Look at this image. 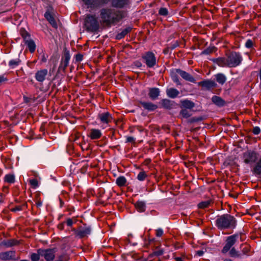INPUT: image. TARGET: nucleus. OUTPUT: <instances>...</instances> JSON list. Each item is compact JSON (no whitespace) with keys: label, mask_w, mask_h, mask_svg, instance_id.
Wrapping results in <instances>:
<instances>
[{"label":"nucleus","mask_w":261,"mask_h":261,"mask_svg":"<svg viewBox=\"0 0 261 261\" xmlns=\"http://www.w3.org/2000/svg\"><path fill=\"white\" fill-rule=\"evenodd\" d=\"M100 16L103 23L111 24L120 21L124 17V13L114 9L103 8L100 10Z\"/></svg>","instance_id":"obj_1"},{"label":"nucleus","mask_w":261,"mask_h":261,"mask_svg":"<svg viewBox=\"0 0 261 261\" xmlns=\"http://www.w3.org/2000/svg\"><path fill=\"white\" fill-rule=\"evenodd\" d=\"M216 225L220 230L234 229L237 225V220L230 214H224L217 217Z\"/></svg>","instance_id":"obj_2"},{"label":"nucleus","mask_w":261,"mask_h":261,"mask_svg":"<svg viewBox=\"0 0 261 261\" xmlns=\"http://www.w3.org/2000/svg\"><path fill=\"white\" fill-rule=\"evenodd\" d=\"M85 27L86 30L95 32L99 28V23L95 15H87L85 20Z\"/></svg>","instance_id":"obj_3"},{"label":"nucleus","mask_w":261,"mask_h":261,"mask_svg":"<svg viewBox=\"0 0 261 261\" xmlns=\"http://www.w3.org/2000/svg\"><path fill=\"white\" fill-rule=\"evenodd\" d=\"M229 68H234L239 66L242 61L243 57L239 52L232 51L226 56Z\"/></svg>","instance_id":"obj_4"},{"label":"nucleus","mask_w":261,"mask_h":261,"mask_svg":"<svg viewBox=\"0 0 261 261\" xmlns=\"http://www.w3.org/2000/svg\"><path fill=\"white\" fill-rule=\"evenodd\" d=\"M142 59L148 68H153L157 63L155 54L151 51L144 53L142 56Z\"/></svg>","instance_id":"obj_5"},{"label":"nucleus","mask_w":261,"mask_h":261,"mask_svg":"<svg viewBox=\"0 0 261 261\" xmlns=\"http://www.w3.org/2000/svg\"><path fill=\"white\" fill-rule=\"evenodd\" d=\"M242 158L245 164L252 165L256 162L257 159V153L255 151L248 150L243 152Z\"/></svg>","instance_id":"obj_6"},{"label":"nucleus","mask_w":261,"mask_h":261,"mask_svg":"<svg viewBox=\"0 0 261 261\" xmlns=\"http://www.w3.org/2000/svg\"><path fill=\"white\" fill-rule=\"evenodd\" d=\"M238 238V234H234L228 237L226 240V244L222 250V252L225 254L227 253L228 251H230V250L232 248V246L237 242V240Z\"/></svg>","instance_id":"obj_7"},{"label":"nucleus","mask_w":261,"mask_h":261,"mask_svg":"<svg viewBox=\"0 0 261 261\" xmlns=\"http://www.w3.org/2000/svg\"><path fill=\"white\" fill-rule=\"evenodd\" d=\"M38 252L41 256L44 257L46 261H53L55 257V250L54 249H39Z\"/></svg>","instance_id":"obj_8"},{"label":"nucleus","mask_w":261,"mask_h":261,"mask_svg":"<svg viewBox=\"0 0 261 261\" xmlns=\"http://www.w3.org/2000/svg\"><path fill=\"white\" fill-rule=\"evenodd\" d=\"M70 59L69 51H67L64 53L61 58V61L58 68V71L65 72L66 67L68 66Z\"/></svg>","instance_id":"obj_9"},{"label":"nucleus","mask_w":261,"mask_h":261,"mask_svg":"<svg viewBox=\"0 0 261 261\" xmlns=\"http://www.w3.org/2000/svg\"><path fill=\"white\" fill-rule=\"evenodd\" d=\"M198 85L202 87L204 90H211L217 86L216 83L211 80H205L198 83Z\"/></svg>","instance_id":"obj_10"},{"label":"nucleus","mask_w":261,"mask_h":261,"mask_svg":"<svg viewBox=\"0 0 261 261\" xmlns=\"http://www.w3.org/2000/svg\"><path fill=\"white\" fill-rule=\"evenodd\" d=\"M97 118L101 123L103 124H108L111 122L113 119L111 114L108 112L99 113Z\"/></svg>","instance_id":"obj_11"},{"label":"nucleus","mask_w":261,"mask_h":261,"mask_svg":"<svg viewBox=\"0 0 261 261\" xmlns=\"http://www.w3.org/2000/svg\"><path fill=\"white\" fill-rule=\"evenodd\" d=\"M48 72L47 69H42L38 70L35 75L36 80L40 83H43L45 80Z\"/></svg>","instance_id":"obj_12"},{"label":"nucleus","mask_w":261,"mask_h":261,"mask_svg":"<svg viewBox=\"0 0 261 261\" xmlns=\"http://www.w3.org/2000/svg\"><path fill=\"white\" fill-rule=\"evenodd\" d=\"M91 231V228L85 224L83 226L79 227V231H77V237L80 238H83L90 234Z\"/></svg>","instance_id":"obj_13"},{"label":"nucleus","mask_w":261,"mask_h":261,"mask_svg":"<svg viewBox=\"0 0 261 261\" xmlns=\"http://www.w3.org/2000/svg\"><path fill=\"white\" fill-rule=\"evenodd\" d=\"M130 4V0H111L112 6L116 8H124Z\"/></svg>","instance_id":"obj_14"},{"label":"nucleus","mask_w":261,"mask_h":261,"mask_svg":"<svg viewBox=\"0 0 261 261\" xmlns=\"http://www.w3.org/2000/svg\"><path fill=\"white\" fill-rule=\"evenodd\" d=\"M210 60L214 64H217L221 67H228L227 60L226 57H218L217 58H212Z\"/></svg>","instance_id":"obj_15"},{"label":"nucleus","mask_w":261,"mask_h":261,"mask_svg":"<svg viewBox=\"0 0 261 261\" xmlns=\"http://www.w3.org/2000/svg\"><path fill=\"white\" fill-rule=\"evenodd\" d=\"M176 72L179 74L181 77L185 80L190 82L191 83H196L195 79L188 72L182 70L180 69H175Z\"/></svg>","instance_id":"obj_16"},{"label":"nucleus","mask_w":261,"mask_h":261,"mask_svg":"<svg viewBox=\"0 0 261 261\" xmlns=\"http://www.w3.org/2000/svg\"><path fill=\"white\" fill-rule=\"evenodd\" d=\"M87 136L91 140H97L102 136V133L99 129L92 128L89 130Z\"/></svg>","instance_id":"obj_17"},{"label":"nucleus","mask_w":261,"mask_h":261,"mask_svg":"<svg viewBox=\"0 0 261 261\" xmlns=\"http://www.w3.org/2000/svg\"><path fill=\"white\" fill-rule=\"evenodd\" d=\"M44 17L53 28L56 29L58 28V24L54 15L49 10H47L45 13Z\"/></svg>","instance_id":"obj_18"},{"label":"nucleus","mask_w":261,"mask_h":261,"mask_svg":"<svg viewBox=\"0 0 261 261\" xmlns=\"http://www.w3.org/2000/svg\"><path fill=\"white\" fill-rule=\"evenodd\" d=\"M161 105L162 108L167 110L173 109L176 106L174 101L168 99H163L161 101Z\"/></svg>","instance_id":"obj_19"},{"label":"nucleus","mask_w":261,"mask_h":261,"mask_svg":"<svg viewBox=\"0 0 261 261\" xmlns=\"http://www.w3.org/2000/svg\"><path fill=\"white\" fill-rule=\"evenodd\" d=\"M0 258L3 260L15 259V252L13 251H9L3 252L0 254Z\"/></svg>","instance_id":"obj_20"},{"label":"nucleus","mask_w":261,"mask_h":261,"mask_svg":"<svg viewBox=\"0 0 261 261\" xmlns=\"http://www.w3.org/2000/svg\"><path fill=\"white\" fill-rule=\"evenodd\" d=\"M140 105L148 111H153L158 108V106L151 102L140 101Z\"/></svg>","instance_id":"obj_21"},{"label":"nucleus","mask_w":261,"mask_h":261,"mask_svg":"<svg viewBox=\"0 0 261 261\" xmlns=\"http://www.w3.org/2000/svg\"><path fill=\"white\" fill-rule=\"evenodd\" d=\"M160 90L158 88H150L149 89L148 96L152 100L156 99L160 95Z\"/></svg>","instance_id":"obj_22"},{"label":"nucleus","mask_w":261,"mask_h":261,"mask_svg":"<svg viewBox=\"0 0 261 261\" xmlns=\"http://www.w3.org/2000/svg\"><path fill=\"white\" fill-rule=\"evenodd\" d=\"M181 108L191 110L194 106L195 103L188 99H185L180 101Z\"/></svg>","instance_id":"obj_23"},{"label":"nucleus","mask_w":261,"mask_h":261,"mask_svg":"<svg viewBox=\"0 0 261 261\" xmlns=\"http://www.w3.org/2000/svg\"><path fill=\"white\" fill-rule=\"evenodd\" d=\"M212 102L218 107H221L225 105V101L221 97L215 95L212 98Z\"/></svg>","instance_id":"obj_24"},{"label":"nucleus","mask_w":261,"mask_h":261,"mask_svg":"<svg viewBox=\"0 0 261 261\" xmlns=\"http://www.w3.org/2000/svg\"><path fill=\"white\" fill-rule=\"evenodd\" d=\"M166 94L169 97L175 98L178 95L179 92L175 88H171L166 90Z\"/></svg>","instance_id":"obj_25"},{"label":"nucleus","mask_w":261,"mask_h":261,"mask_svg":"<svg viewBox=\"0 0 261 261\" xmlns=\"http://www.w3.org/2000/svg\"><path fill=\"white\" fill-rule=\"evenodd\" d=\"M132 30L131 27H127L119 33H118L116 36V39L117 40H120L123 38L128 33H129Z\"/></svg>","instance_id":"obj_26"},{"label":"nucleus","mask_w":261,"mask_h":261,"mask_svg":"<svg viewBox=\"0 0 261 261\" xmlns=\"http://www.w3.org/2000/svg\"><path fill=\"white\" fill-rule=\"evenodd\" d=\"M215 76L217 82L219 84L223 85L226 81V77L223 73H217Z\"/></svg>","instance_id":"obj_27"},{"label":"nucleus","mask_w":261,"mask_h":261,"mask_svg":"<svg viewBox=\"0 0 261 261\" xmlns=\"http://www.w3.org/2000/svg\"><path fill=\"white\" fill-rule=\"evenodd\" d=\"M24 43L27 45L30 53H33L35 51L36 46L33 40L30 39L26 40V41L24 42Z\"/></svg>","instance_id":"obj_28"},{"label":"nucleus","mask_w":261,"mask_h":261,"mask_svg":"<svg viewBox=\"0 0 261 261\" xmlns=\"http://www.w3.org/2000/svg\"><path fill=\"white\" fill-rule=\"evenodd\" d=\"M135 206L137 211L140 213L144 212L146 210L145 203L143 201L136 202V203L135 204Z\"/></svg>","instance_id":"obj_29"},{"label":"nucleus","mask_w":261,"mask_h":261,"mask_svg":"<svg viewBox=\"0 0 261 261\" xmlns=\"http://www.w3.org/2000/svg\"><path fill=\"white\" fill-rule=\"evenodd\" d=\"M21 62L19 58L12 59L9 62L8 65L10 68L13 69L19 66Z\"/></svg>","instance_id":"obj_30"},{"label":"nucleus","mask_w":261,"mask_h":261,"mask_svg":"<svg viewBox=\"0 0 261 261\" xmlns=\"http://www.w3.org/2000/svg\"><path fill=\"white\" fill-rule=\"evenodd\" d=\"M4 181L5 182L10 184L14 183L15 181L14 175L13 174H6L4 178Z\"/></svg>","instance_id":"obj_31"},{"label":"nucleus","mask_w":261,"mask_h":261,"mask_svg":"<svg viewBox=\"0 0 261 261\" xmlns=\"http://www.w3.org/2000/svg\"><path fill=\"white\" fill-rule=\"evenodd\" d=\"M126 182V179L123 176H119L116 180V184L119 187L125 186Z\"/></svg>","instance_id":"obj_32"},{"label":"nucleus","mask_w":261,"mask_h":261,"mask_svg":"<svg viewBox=\"0 0 261 261\" xmlns=\"http://www.w3.org/2000/svg\"><path fill=\"white\" fill-rule=\"evenodd\" d=\"M217 50V48L216 47L214 46H209L206 48L204 50H203L201 54V55H210L212 54L213 53H215Z\"/></svg>","instance_id":"obj_33"},{"label":"nucleus","mask_w":261,"mask_h":261,"mask_svg":"<svg viewBox=\"0 0 261 261\" xmlns=\"http://www.w3.org/2000/svg\"><path fill=\"white\" fill-rule=\"evenodd\" d=\"M240 248L244 255H249L250 247L248 244H242L241 245Z\"/></svg>","instance_id":"obj_34"},{"label":"nucleus","mask_w":261,"mask_h":261,"mask_svg":"<svg viewBox=\"0 0 261 261\" xmlns=\"http://www.w3.org/2000/svg\"><path fill=\"white\" fill-rule=\"evenodd\" d=\"M179 115L183 118H188L192 115L191 111L188 109L182 108L179 113Z\"/></svg>","instance_id":"obj_35"},{"label":"nucleus","mask_w":261,"mask_h":261,"mask_svg":"<svg viewBox=\"0 0 261 261\" xmlns=\"http://www.w3.org/2000/svg\"><path fill=\"white\" fill-rule=\"evenodd\" d=\"M229 255L232 257H238L241 258L242 257V254L239 253L234 247H232L229 251Z\"/></svg>","instance_id":"obj_36"},{"label":"nucleus","mask_w":261,"mask_h":261,"mask_svg":"<svg viewBox=\"0 0 261 261\" xmlns=\"http://www.w3.org/2000/svg\"><path fill=\"white\" fill-rule=\"evenodd\" d=\"M177 73L176 72L175 69L171 71V76L173 81L177 85H180L181 83L179 81Z\"/></svg>","instance_id":"obj_37"},{"label":"nucleus","mask_w":261,"mask_h":261,"mask_svg":"<svg viewBox=\"0 0 261 261\" xmlns=\"http://www.w3.org/2000/svg\"><path fill=\"white\" fill-rule=\"evenodd\" d=\"M147 176L148 175L147 173L143 170H141V171L138 173L137 176V179L140 181H143L145 180Z\"/></svg>","instance_id":"obj_38"},{"label":"nucleus","mask_w":261,"mask_h":261,"mask_svg":"<svg viewBox=\"0 0 261 261\" xmlns=\"http://www.w3.org/2000/svg\"><path fill=\"white\" fill-rule=\"evenodd\" d=\"M85 4L91 6L97 7L100 5L99 0H83Z\"/></svg>","instance_id":"obj_39"},{"label":"nucleus","mask_w":261,"mask_h":261,"mask_svg":"<svg viewBox=\"0 0 261 261\" xmlns=\"http://www.w3.org/2000/svg\"><path fill=\"white\" fill-rule=\"evenodd\" d=\"M65 224L69 227H71L73 224H75L77 222V219L76 217H72L71 218H67L66 221H64Z\"/></svg>","instance_id":"obj_40"},{"label":"nucleus","mask_w":261,"mask_h":261,"mask_svg":"<svg viewBox=\"0 0 261 261\" xmlns=\"http://www.w3.org/2000/svg\"><path fill=\"white\" fill-rule=\"evenodd\" d=\"M26 206H27V204L26 203H23V204H21V205H16L14 207L12 208L11 209V211L12 212H17V211H20L23 210V207H25Z\"/></svg>","instance_id":"obj_41"},{"label":"nucleus","mask_w":261,"mask_h":261,"mask_svg":"<svg viewBox=\"0 0 261 261\" xmlns=\"http://www.w3.org/2000/svg\"><path fill=\"white\" fill-rule=\"evenodd\" d=\"M211 203V201L209 200L205 201H202L200 203H199L198 205V207L200 208H204L206 207H208Z\"/></svg>","instance_id":"obj_42"},{"label":"nucleus","mask_w":261,"mask_h":261,"mask_svg":"<svg viewBox=\"0 0 261 261\" xmlns=\"http://www.w3.org/2000/svg\"><path fill=\"white\" fill-rule=\"evenodd\" d=\"M254 44V42L251 39H247L245 46L247 48H251L253 47Z\"/></svg>","instance_id":"obj_43"},{"label":"nucleus","mask_w":261,"mask_h":261,"mask_svg":"<svg viewBox=\"0 0 261 261\" xmlns=\"http://www.w3.org/2000/svg\"><path fill=\"white\" fill-rule=\"evenodd\" d=\"M17 244H18V241L15 240H9L6 243V245L8 247H12Z\"/></svg>","instance_id":"obj_44"},{"label":"nucleus","mask_w":261,"mask_h":261,"mask_svg":"<svg viewBox=\"0 0 261 261\" xmlns=\"http://www.w3.org/2000/svg\"><path fill=\"white\" fill-rule=\"evenodd\" d=\"M159 14L160 15L166 16L168 14V11L167 9L165 8H161L159 11Z\"/></svg>","instance_id":"obj_45"},{"label":"nucleus","mask_w":261,"mask_h":261,"mask_svg":"<svg viewBox=\"0 0 261 261\" xmlns=\"http://www.w3.org/2000/svg\"><path fill=\"white\" fill-rule=\"evenodd\" d=\"M20 33L21 36L23 38L24 42L26 41V40H28V38H29L30 36L29 33L26 31H25L24 30H21Z\"/></svg>","instance_id":"obj_46"},{"label":"nucleus","mask_w":261,"mask_h":261,"mask_svg":"<svg viewBox=\"0 0 261 261\" xmlns=\"http://www.w3.org/2000/svg\"><path fill=\"white\" fill-rule=\"evenodd\" d=\"M40 255L38 252V253H32L31 255V259L32 261H39L40 258Z\"/></svg>","instance_id":"obj_47"},{"label":"nucleus","mask_w":261,"mask_h":261,"mask_svg":"<svg viewBox=\"0 0 261 261\" xmlns=\"http://www.w3.org/2000/svg\"><path fill=\"white\" fill-rule=\"evenodd\" d=\"M260 132H261V129L259 128V127H258V126L254 127L252 129V133L255 135H258L259 134H260Z\"/></svg>","instance_id":"obj_48"},{"label":"nucleus","mask_w":261,"mask_h":261,"mask_svg":"<svg viewBox=\"0 0 261 261\" xmlns=\"http://www.w3.org/2000/svg\"><path fill=\"white\" fill-rule=\"evenodd\" d=\"M30 184L34 188L37 187L38 185V181L36 179H31L30 180Z\"/></svg>","instance_id":"obj_49"},{"label":"nucleus","mask_w":261,"mask_h":261,"mask_svg":"<svg viewBox=\"0 0 261 261\" xmlns=\"http://www.w3.org/2000/svg\"><path fill=\"white\" fill-rule=\"evenodd\" d=\"M163 234V230L162 228H158L156 230V236L158 237H161Z\"/></svg>","instance_id":"obj_50"},{"label":"nucleus","mask_w":261,"mask_h":261,"mask_svg":"<svg viewBox=\"0 0 261 261\" xmlns=\"http://www.w3.org/2000/svg\"><path fill=\"white\" fill-rule=\"evenodd\" d=\"M75 61L76 62H81L83 58V56L82 54H78L75 55Z\"/></svg>","instance_id":"obj_51"},{"label":"nucleus","mask_w":261,"mask_h":261,"mask_svg":"<svg viewBox=\"0 0 261 261\" xmlns=\"http://www.w3.org/2000/svg\"><path fill=\"white\" fill-rule=\"evenodd\" d=\"M7 81L8 79L5 76V75H3L0 76V85Z\"/></svg>","instance_id":"obj_52"},{"label":"nucleus","mask_w":261,"mask_h":261,"mask_svg":"<svg viewBox=\"0 0 261 261\" xmlns=\"http://www.w3.org/2000/svg\"><path fill=\"white\" fill-rule=\"evenodd\" d=\"M126 142L134 143L135 142V139L133 137H127Z\"/></svg>","instance_id":"obj_53"},{"label":"nucleus","mask_w":261,"mask_h":261,"mask_svg":"<svg viewBox=\"0 0 261 261\" xmlns=\"http://www.w3.org/2000/svg\"><path fill=\"white\" fill-rule=\"evenodd\" d=\"M2 191L5 194H7L9 192V187L7 186H3L2 188Z\"/></svg>","instance_id":"obj_54"},{"label":"nucleus","mask_w":261,"mask_h":261,"mask_svg":"<svg viewBox=\"0 0 261 261\" xmlns=\"http://www.w3.org/2000/svg\"><path fill=\"white\" fill-rule=\"evenodd\" d=\"M65 224V222L64 221L60 223L58 225V228L60 230H63L64 228Z\"/></svg>","instance_id":"obj_55"},{"label":"nucleus","mask_w":261,"mask_h":261,"mask_svg":"<svg viewBox=\"0 0 261 261\" xmlns=\"http://www.w3.org/2000/svg\"><path fill=\"white\" fill-rule=\"evenodd\" d=\"M47 61V59L45 56V55H43L41 57V62L43 63L46 62Z\"/></svg>","instance_id":"obj_56"},{"label":"nucleus","mask_w":261,"mask_h":261,"mask_svg":"<svg viewBox=\"0 0 261 261\" xmlns=\"http://www.w3.org/2000/svg\"><path fill=\"white\" fill-rule=\"evenodd\" d=\"M135 65L137 67H140L142 66V63L140 62H139V61H137L135 63Z\"/></svg>","instance_id":"obj_57"},{"label":"nucleus","mask_w":261,"mask_h":261,"mask_svg":"<svg viewBox=\"0 0 261 261\" xmlns=\"http://www.w3.org/2000/svg\"><path fill=\"white\" fill-rule=\"evenodd\" d=\"M100 5L107 4L109 0H99Z\"/></svg>","instance_id":"obj_58"},{"label":"nucleus","mask_w":261,"mask_h":261,"mask_svg":"<svg viewBox=\"0 0 261 261\" xmlns=\"http://www.w3.org/2000/svg\"><path fill=\"white\" fill-rule=\"evenodd\" d=\"M72 230L74 232L76 236H77V231H79V228L78 229L72 228Z\"/></svg>","instance_id":"obj_59"},{"label":"nucleus","mask_w":261,"mask_h":261,"mask_svg":"<svg viewBox=\"0 0 261 261\" xmlns=\"http://www.w3.org/2000/svg\"><path fill=\"white\" fill-rule=\"evenodd\" d=\"M174 259L176 261H184L182 258L180 257H175Z\"/></svg>","instance_id":"obj_60"},{"label":"nucleus","mask_w":261,"mask_h":261,"mask_svg":"<svg viewBox=\"0 0 261 261\" xmlns=\"http://www.w3.org/2000/svg\"><path fill=\"white\" fill-rule=\"evenodd\" d=\"M177 46H178V44L177 42H176L174 44H173L172 45V47H171V48L172 49H174L176 47H177Z\"/></svg>","instance_id":"obj_61"},{"label":"nucleus","mask_w":261,"mask_h":261,"mask_svg":"<svg viewBox=\"0 0 261 261\" xmlns=\"http://www.w3.org/2000/svg\"><path fill=\"white\" fill-rule=\"evenodd\" d=\"M42 202L40 201H38L37 202H36V205L37 206V207H40L42 205Z\"/></svg>","instance_id":"obj_62"},{"label":"nucleus","mask_w":261,"mask_h":261,"mask_svg":"<svg viewBox=\"0 0 261 261\" xmlns=\"http://www.w3.org/2000/svg\"><path fill=\"white\" fill-rule=\"evenodd\" d=\"M3 201V194L0 193V202Z\"/></svg>","instance_id":"obj_63"},{"label":"nucleus","mask_w":261,"mask_h":261,"mask_svg":"<svg viewBox=\"0 0 261 261\" xmlns=\"http://www.w3.org/2000/svg\"><path fill=\"white\" fill-rule=\"evenodd\" d=\"M60 206L62 207L63 205L64 202H63V200H61V199H60Z\"/></svg>","instance_id":"obj_64"}]
</instances>
